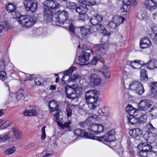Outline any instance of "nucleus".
I'll list each match as a JSON object with an SVG mask.
<instances>
[{"mask_svg":"<svg viewBox=\"0 0 157 157\" xmlns=\"http://www.w3.org/2000/svg\"><path fill=\"white\" fill-rule=\"evenodd\" d=\"M75 11L79 14H85L87 11V9L86 6H79L75 8Z\"/></svg>","mask_w":157,"mask_h":157,"instance_id":"nucleus-35","label":"nucleus"},{"mask_svg":"<svg viewBox=\"0 0 157 157\" xmlns=\"http://www.w3.org/2000/svg\"><path fill=\"white\" fill-rule=\"evenodd\" d=\"M16 20L21 26L27 29L31 28L36 22V18L27 15H21L17 18Z\"/></svg>","mask_w":157,"mask_h":157,"instance_id":"nucleus-2","label":"nucleus"},{"mask_svg":"<svg viewBox=\"0 0 157 157\" xmlns=\"http://www.w3.org/2000/svg\"><path fill=\"white\" fill-rule=\"evenodd\" d=\"M98 57H94L91 62V64L93 65H96L98 62Z\"/></svg>","mask_w":157,"mask_h":157,"instance_id":"nucleus-62","label":"nucleus"},{"mask_svg":"<svg viewBox=\"0 0 157 157\" xmlns=\"http://www.w3.org/2000/svg\"><path fill=\"white\" fill-rule=\"evenodd\" d=\"M113 21L119 26L121 24L123 23L125 20V18L122 16L118 15L114 16L113 17Z\"/></svg>","mask_w":157,"mask_h":157,"instance_id":"nucleus-34","label":"nucleus"},{"mask_svg":"<svg viewBox=\"0 0 157 157\" xmlns=\"http://www.w3.org/2000/svg\"><path fill=\"white\" fill-rule=\"evenodd\" d=\"M156 135L151 132H146L144 135V137L148 143H152L155 140Z\"/></svg>","mask_w":157,"mask_h":157,"instance_id":"nucleus-15","label":"nucleus"},{"mask_svg":"<svg viewBox=\"0 0 157 157\" xmlns=\"http://www.w3.org/2000/svg\"><path fill=\"white\" fill-rule=\"evenodd\" d=\"M151 105L149 103V100L145 99L141 100L138 104V107L141 110L146 111L151 107Z\"/></svg>","mask_w":157,"mask_h":157,"instance_id":"nucleus-13","label":"nucleus"},{"mask_svg":"<svg viewBox=\"0 0 157 157\" xmlns=\"http://www.w3.org/2000/svg\"><path fill=\"white\" fill-rule=\"evenodd\" d=\"M71 87L73 89L77 95L79 97L81 94H82L84 91L83 88L82 87L76 84H74L71 86Z\"/></svg>","mask_w":157,"mask_h":157,"instance_id":"nucleus-31","label":"nucleus"},{"mask_svg":"<svg viewBox=\"0 0 157 157\" xmlns=\"http://www.w3.org/2000/svg\"><path fill=\"white\" fill-rule=\"evenodd\" d=\"M129 135L134 137H136L142 134V131L139 128H136L130 130L129 132Z\"/></svg>","mask_w":157,"mask_h":157,"instance_id":"nucleus-29","label":"nucleus"},{"mask_svg":"<svg viewBox=\"0 0 157 157\" xmlns=\"http://www.w3.org/2000/svg\"><path fill=\"white\" fill-rule=\"evenodd\" d=\"M48 107L51 113L56 111V114L58 111H61L58 110L59 107L58 103L54 100L50 101L48 102Z\"/></svg>","mask_w":157,"mask_h":157,"instance_id":"nucleus-21","label":"nucleus"},{"mask_svg":"<svg viewBox=\"0 0 157 157\" xmlns=\"http://www.w3.org/2000/svg\"><path fill=\"white\" fill-rule=\"evenodd\" d=\"M142 62L137 60H135L133 61H128L126 62V64L129 66L134 69H139L140 68L143 64Z\"/></svg>","mask_w":157,"mask_h":157,"instance_id":"nucleus-18","label":"nucleus"},{"mask_svg":"<svg viewBox=\"0 0 157 157\" xmlns=\"http://www.w3.org/2000/svg\"><path fill=\"white\" fill-rule=\"evenodd\" d=\"M151 90L150 96L155 98H157V82L151 83Z\"/></svg>","mask_w":157,"mask_h":157,"instance_id":"nucleus-28","label":"nucleus"},{"mask_svg":"<svg viewBox=\"0 0 157 157\" xmlns=\"http://www.w3.org/2000/svg\"><path fill=\"white\" fill-rule=\"evenodd\" d=\"M96 25V31L100 33H102L107 36H110V33L105 29V27L101 24H98Z\"/></svg>","mask_w":157,"mask_h":157,"instance_id":"nucleus-24","label":"nucleus"},{"mask_svg":"<svg viewBox=\"0 0 157 157\" xmlns=\"http://www.w3.org/2000/svg\"><path fill=\"white\" fill-rule=\"evenodd\" d=\"M138 122L139 123H144L147 121V116L146 114H142L140 116L137 117Z\"/></svg>","mask_w":157,"mask_h":157,"instance_id":"nucleus-39","label":"nucleus"},{"mask_svg":"<svg viewBox=\"0 0 157 157\" xmlns=\"http://www.w3.org/2000/svg\"><path fill=\"white\" fill-rule=\"evenodd\" d=\"M6 10L9 13H11L13 17L15 18L17 16L15 12L16 6L15 5L12 3H9L6 6Z\"/></svg>","mask_w":157,"mask_h":157,"instance_id":"nucleus-22","label":"nucleus"},{"mask_svg":"<svg viewBox=\"0 0 157 157\" xmlns=\"http://www.w3.org/2000/svg\"><path fill=\"white\" fill-rule=\"evenodd\" d=\"M2 23V25L3 26V29H6V30H8L10 28V25L7 22H4Z\"/></svg>","mask_w":157,"mask_h":157,"instance_id":"nucleus-57","label":"nucleus"},{"mask_svg":"<svg viewBox=\"0 0 157 157\" xmlns=\"http://www.w3.org/2000/svg\"><path fill=\"white\" fill-rule=\"evenodd\" d=\"M139 150H142L147 152H150L151 151L152 146L146 143H143L140 144L138 146Z\"/></svg>","mask_w":157,"mask_h":157,"instance_id":"nucleus-26","label":"nucleus"},{"mask_svg":"<svg viewBox=\"0 0 157 157\" xmlns=\"http://www.w3.org/2000/svg\"><path fill=\"white\" fill-rule=\"evenodd\" d=\"M125 110L129 114L128 116L136 115L139 111L138 110L136 109L129 104L126 107Z\"/></svg>","mask_w":157,"mask_h":157,"instance_id":"nucleus-27","label":"nucleus"},{"mask_svg":"<svg viewBox=\"0 0 157 157\" xmlns=\"http://www.w3.org/2000/svg\"><path fill=\"white\" fill-rule=\"evenodd\" d=\"M11 124V123L9 121H7L2 124L1 125L0 128L1 129H4L9 126Z\"/></svg>","mask_w":157,"mask_h":157,"instance_id":"nucleus-52","label":"nucleus"},{"mask_svg":"<svg viewBox=\"0 0 157 157\" xmlns=\"http://www.w3.org/2000/svg\"><path fill=\"white\" fill-rule=\"evenodd\" d=\"M102 16L99 14H95L90 19L91 24L94 25L98 24L102 20Z\"/></svg>","mask_w":157,"mask_h":157,"instance_id":"nucleus-19","label":"nucleus"},{"mask_svg":"<svg viewBox=\"0 0 157 157\" xmlns=\"http://www.w3.org/2000/svg\"><path fill=\"white\" fill-rule=\"evenodd\" d=\"M54 116L56 119V122L62 129H64L65 128H67L69 127L70 125L71 124V122L70 121L64 124L61 123L63 118V113L61 111H58L56 114H54Z\"/></svg>","mask_w":157,"mask_h":157,"instance_id":"nucleus-7","label":"nucleus"},{"mask_svg":"<svg viewBox=\"0 0 157 157\" xmlns=\"http://www.w3.org/2000/svg\"><path fill=\"white\" fill-rule=\"evenodd\" d=\"M65 92L67 98L71 99H74L79 98L76 93L75 91L72 88L71 86L67 85L65 87Z\"/></svg>","mask_w":157,"mask_h":157,"instance_id":"nucleus-11","label":"nucleus"},{"mask_svg":"<svg viewBox=\"0 0 157 157\" xmlns=\"http://www.w3.org/2000/svg\"><path fill=\"white\" fill-rule=\"evenodd\" d=\"M77 68L76 67H70L68 69L66 70L64 72V75L63 77L62 80V81H67V80L65 79V78H69L68 79L69 81H73L76 79L78 78L79 76L78 74H74L73 76H71V77L69 75V74L72 73L73 71L76 70Z\"/></svg>","mask_w":157,"mask_h":157,"instance_id":"nucleus-6","label":"nucleus"},{"mask_svg":"<svg viewBox=\"0 0 157 157\" xmlns=\"http://www.w3.org/2000/svg\"><path fill=\"white\" fill-rule=\"evenodd\" d=\"M128 2L130 6L136 5L137 4V0H128Z\"/></svg>","mask_w":157,"mask_h":157,"instance_id":"nucleus-63","label":"nucleus"},{"mask_svg":"<svg viewBox=\"0 0 157 157\" xmlns=\"http://www.w3.org/2000/svg\"><path fill=\"white\" fill-rule=\"evenodd\" d=\"M129 89L139 95H142L145 91L143 86L140 82L136 81L131 82L129 85Z\"/></svg>","mask_w":157,"mask_h":157,"instance_id":"nucleus-4","label":"nucleus"},{"mask_svg":"<svg viewBox=\"0 0 157 157\" xmlns=\"http://www.w3.org/2000/svg\"><path fill=\"white\" fill-rule=\"evenodd\" d=\"M74 133L77 136L82 137H86V133L85 131H82L80 129H76L75 130Z\"/></svg>","mask_w":157,"mask_h":157,"instance_id":"nucleus-37","label":"nucleus"},{"mask_svg":"<svg viewBox=\"0 0 157 157\" xmlns=\"http://www.w3.org/2000/svg\"><path fill=\"white\" fill-rule=\"evenodd\" d=\"M56 21L61 24H63L69 17L68 12L65 10H60L55 13Z\"/></svg>","mask_w":157,"mask_h":157,"instance_id":"nucleus-5","label":"nucleus"},{"mask_svg":"<svg viewBox=\"0 0 157 157\" xmlns=\"http://www.w3.org/2000/svg\"><path fill=\"white\" fill-rule=\"evenodd\" d=\"M80 29L82 36L85 38L88 37V36L90 35L89 27L88 26L85 27L82 26L80 27Z\"/></svg>","mask_w":157,"mask_h":157,"instance_id":"nucleus-30","label":"nucleus"},{"mask_svg":"<svg viewBox=\"0 0 157 157\" xmlns=\"http://www.w3.org/2000/svg\"><path fill=\"white\" fill-rule=\"evenodd\" d=\"M24 5L26 11H30L32 12H34L36 10L37 5L32 0H25Z\"/></svg>","mask_w":157,"mask_h":157,"instance_id":"nucleus-9","label":"nucleus"},{"mask_svg":"<svg viewBox=\"0 0 157 157\" xmlns=\"http://www.w3.org/2000/svg\"><path fill=\"white\" fill-rule=\"evenodd\" d=\"M146 66L147 67L150 69L157 68V60L155 59L151 60L146 63Z\"/></svg>","mask_w":157,"mask_h":157,"instance_id":"nucleus-32","label":"nucleus"},{"mask_svg":"<svg viewBox=\"0 0 157 157\" xmlns=\"http://www.w3.org/2000/svg\"><path fill=\"white\" fill-rule=\"evenodd\" d=\"M81 2L86 6H91L95 5L96 3V2L94 0H91L90 1L88 0H83Z\"/></svg>","mask_w":157,"mask_h":157,"instance_id":"nucleus-47","label":"nucleus"},{"mask_svg":"<svg viewBox=\"0 0 157 157\" xmlns=\"http://www.w3.org/2000/svg\"><path fill=\"white\" fill-rule=\"evenodd\" d=\"M11 130L13 132L14 136L16 139H19L21 138V133L19 130L14 128H12Z\"/></svg>","mask_w":157,"mask_h":157,"instance_id":"nucleus-42","label":"nucleus"},{"mask_svg":"<svg viewBox=\"0 0 157 157\" xmlns=\"http://www.w3.org/2000/svg\"><path fill=\"white\" fill-rule=\"evenodd\" d=\"M90 54L86 52H83L81 56L78 57V61L81 63H85L88 61Z\"/></svg>","mask_w":157,"mask_h":157,"instance_id":"nucleus-23","label":"nucleus"},{"mask_svg":"<svg viewBox=\"0 0 157 157\" xmlns=\"http://www.w3.org/2000/svg\"><path fill=\"white\" fill-rule=\"evenodd\" d=\"M15 148L13 147L11 148L6 150L5 151V153L6 155H9L13 153L15 151Z\"/></svg>","mask_w":157,"mask_h":157,"instance_id":"nucleus-53","label":"nucleus"},{"mask_svg":"<svg viewBox=\"0 0 157 157\" xmlns=\"http://www.w3.org/2000/svg\"><path fill=\"white\" fill-rule=\"evenodd\" d=\"M66 110L67 116L69 117L72 114V107L71 106H70L69 105L67 106L66 108Z\"/></svg>","mask_w":157,"mask_h":157,"instance_id":"nucleus-51","label":"nucleus"},{"mask_svg":"<svg viewBox=\"0 0 157 157\" xmlns=\"http://www.w3.org/2000/svg\"><path fill=\"white\" fill-rule=\"evenodd\" d=\"M90 123V121L88 119H87L84 121H80L79 122L78 124L82 127L85 128L88 127Z\"/></svg>","mask_w":157,"mask_h":157,"instance_id":"nucleus-48","label":"nucleus"},{"mask_svg":"<svg viewBox=\"0 0 157 157\" xmlns=\"http://www.w3.org/2000/svg\"><path fill=\"white\" fill-rule=\"evenodd\" d=\"M104 77L106 78H109L110 76V74L109 68L106 66H104L101 71Z\"/></svg>","mask_w":157,"mask_h":157,"instance_id":"nucleus-36","label":"nucleus"},{"mask_svg":"<svg viewBox=\"0 0 157 157\" xmlns=\"http://www.w3.org/2000/svg\"><path fill=\"white\" fill-rule=\"evenodd\" d=\"M129 4L128 0H124L122 6L121 8V11L124 12L128 11L130 7Z\"/></svg>","mask_w":157,"mask_h":157,"instance_id":"nucleus-33","label":"nucleus"},{"mask_svg":"<svg viewBox=\"0 0 157 157\" xmlns=\"http://www.w3.org/2000/svg\"><path fill=\"white\" fill-rule=\"evenodd\" d=\"M151 45V42L149 38L144 37L141 39L140 45L142 48H144L149 47Z\"/></svg>","mask_w":157,"mask_h":157,"instance_id":"nucleus-17","label":"nucleus"},{"mask_svg":"<svg viewBox=\"0 0 157 157\" xmlns=\"http://www.w3.org/2000/svg\"><path fill=\"white\" fill-rule=\"evenodd\" d=\"M137 16L140 20H142L144 19L145 18V15L143 13H139Z\"/></svg>","mask_w":157,"mask_h":157,"instance_id":"nucleus-60","label":"nucleus"},{"mask_svg":"<svg viewBox=\"0 0 157 157\" xmlns=\"http://www.w3.org/2000/svg\"><path fill=\"white\" fill-rule=\"evenodd\" d=\"M115 134L114 130L112 129L103 136L97 137L95 136H89V138L92 139L96 140L106 145H109L111 142L114 140Z\"/></svg>","mask_w":157,"mask_h":157,"instance_id":"nucleus-3","label":"nucleus"},{"mask_svg":"<svg viewBox=\"0 0 157 157\" xmlns=\"http://www.w3.org/2000/svg\"><path fill=\"white\" fill-rule=\"evenodd\" d=\"M144 3L146 8L150 11L154 10L157 6L156 2L154 0H144Z\"/></svg>","mask_w":157,"mask_h":157,"instance_id":"nucleus-14","label":"nucleus"},{"mask_svg":"<svg viewBox=\"0 0 157 157\" xmlns=\"http://www.w3.org/2000/svg\"><path fill=\"white\" fill-rule=\"evenodd\" d=\"M86 15L85 14H80L78 17V20L80 22L85 21L86 19Z\"/></svg>","mask_w":157,"mask_h":157,"instance_id":"nucleus-49","label":"nucleus"},{"mask_svg":"<svg viewBox=\"0 0 157 157\" xmlns=\"http://www.w3.org/2000/svg\"><path fill=\"white\" fill-rule=\"evenodd\" d=\"M140 80H147L148 79V77L146 73L145 70L142 69L140 70Z\"/></svg>","mask_w":157,"mask_h":157,"instance_id":"nucleus-44","label":"nucleus"},{"mask_svg":"<svg viewBox=\"0 0 157 157\" xmlns=\"http://www.w3.org/2000/svg\"><path fill=\"white\" fill-rule=\"evenodd\" d=\"M90 83L93 86H98L101 82V78L94 73H92L89 78Z\"/></svg>","mask_w":157,"mask_h":157,"instance_id":"nucleus-16","label":"nucleus"},{"mask_svg":"<svg viewBox=\"0 0 157 157\" xmlns=\"http://www.w3.org/2000/svg\"><path fill=\"white\" fill-rule=\"evenodd\" d=\"M149 33L151 38L154 40V42L157 41V27L152 26L149 29Z\"/></svg>","mask_w":157,"mask_h":157,"instance_id":"nucleus-20","label":"nucleus"},{"mask_svg":"<svg viewBox=\"0 0 157 157\" xmlns=\"http://www.w3.org/2000/svg\"><path fill=\"white\" fill-rule=\"evenodd\" d=\"M23 114L25 116L35 115L37 114V113L35 110L33 109L31 110H25L23 112Z\"/></svg>","mask_w":157,"mask_h":157,"instance_id":"nucleus-46","label":"nucleus"},{"mask_svg":"<svg viewBox=\"0 0 157 157\" xmlns=\"http://www.w3.org/2000/svg\"><path fill=\"white\" fill-rule=\"evenodd\" d=\"M98 114H93L92 118L97 119L98 117V116H106L107 113L104 112L101 109H99L97 111Z\"/></svg>","mask_w":157,"mask_h":157,"instance_id":"nucleus-41","label":"nucleus"},{"mask_svg":"<svg viewBox=\"0 0 157 157\" xmlns=\"http://www.w3.org/2000/svg\"><path fill=\"white\" fill-rule=\"evenodd\" d=\"M149 112L152 119L157 118V107H152Z\"/></svg>","mask_w":157,"mask_h":157,"instance_id":"nucleus-43","label":"nucleus"},{"mask_svg":"<svg viewBox=\"0 0 157 157\" xmlns=\"http://www.w3.org/2000/svg\"><path fill=\"white\" fill-rule=\"evenodd\" d=\"M98 99L96 98L95 100L91 99L89 101H86L88 108L91 110L95 109L98 105Z\"/></svg>","mask_w":157,"mask_h":157,"instance_id":"nucleus-25","label":"nucleus"},{"mask_svg":"<svg viewBox=\"0 0 157 157\" xmlns=\"http://www.w3.org/2000/svg\"><path fill=\"white\" fill-rule=\"evenodd\" d=\"M5 63L3 60L0 61V71H3L5 69Z\"/></svg>","mask_w":157,"mask_h":157,"instance_id":"nucleus-61","label":"nucleus"},{"mask_svg":"<svg viewBox=\"0 0 157 157\" xmlns=\"http://www.w3.org/2000/svg\"><path fill=\"white\" fill-rule=\"evenodd\" d=\"M24 94V90L22 89H19L17 92L16 98L18 100L21 99L23 98Z\"/></svg>","mask_w":157,"mask_h":157,"instance_id":"nucleus-45","label":"nucleus"},{"mask_svg":"<svg viewBox=\"0 0 157 157\" xmlns=\"http://www.w3.org/2000/svg\"><path fill=\"white\" fill-rule=\"evenodd\" d=\"M109 25L110 27L113 29L115 28L117 26H118L117 24L113 21V19L109 23Z\"/></svg>","mask_w":157,"mask_h":157,"instance_id":"nucleus-58","label":"nucleus"},{"mask_svg":"<svg viewBox=\"0 0 157 157\" xmlns=\"http://www.w3.org/2000/svg\"><path fill=\"white\" fill-rule=\"evenodd\" d=\"M69 29L71 33L75 34L78 31V28L75 27L74 25L71 24L69 27Z\"/></svg>","mask_w":157,"mask_h":157,"instance_id":"nucleus-50","label":"nucleus"},{"mask_svg":"<svg viewBox=\"0 0 157 157\" xmlns=\"http://www.w3.org/2000/svg\"><path fill=\"white\" fill-rule=\"evenodd\" d=\"M6 78V73L3 71H0V79L2 81L4 80Z\"/></svg>","mask_w":157,"mask_h":157,"instance_id":"nucleus-56","label":"nucleus"},{"mask_svg":"<svg viewBox=\"0 0 157 157\" xmlns=\"http://www.w3.org/2000/svg\"><path fill=\"white\" fill-rule=\"evenodd\" d=\"M97 91L95 90H90L86 92L85 95V99L86 101H89L91 99H98L97 95Z\"/></svg>","mask_w":157,"mask_h":157,"instance_id":"nucleus-12","label":"nucleus"},{"mask_svg":"<svg viewBox=\"0 0 157 157\" xmlns=\"http://www.w3.org/2000/svg\"><path fill=\"white\" fill-rule=\"evenodd\" d=\"M45 126H44L41 128L42 132H41V139L43 140H44L45 138L46 137V134L45 131Z\"/></svg>","mask_w":157,"mask_h":157,"instance_id":"nucleus-59","label":"nucleus"},{"mask_svg":"<svg viewBox=\"0 0 157 157\" xmlns=\"http://www.w3.org/2000/svg\"><path fill=\"white\" fill-rule=\"evenodd\" d=\"M88 129L92 134H96L102 132L104 128L101 124L90 123L88 127Z\"/></svg>","mask_w":157,"mask_h":157,"instance_id":"nucleus-8","label":"nucleus"},{"mask_svg":"<svg viewBox=\"0 0 157 157\" xmlns=\"http://www.w3.org/2000/svg\"><path fill=\"white\" fill-rule=\"evenodd\" d=\"M36 144L35 143H33L28 144L26 146V149L31 148L35 146Z\"/></svg>","mask_w":157,"mask_h":157,"instance_id":"nucleus-64","label":"nucleus"},{"mask_svg":"<svg viewBox=\"0 0 157 157\" xmlns=\"http://www.w3.org/2000/svg\"><path fill=\"white\" fill-rule=\"evenodd\" d=\"M34 83L35 84L40 86L42 84L44 85L46 82L42 77H38L35 78Z\"/></svg>","mask_w":157,"mask_h":157,"instance_id":"nucleus-40","label":"nucleus"},{"mask_svg":"<svg viewBox=\"0 0 157 157\" xmlns=\"http://www.w3.org/2000/svg\"><path fill=\"white\" fill-rule=\"evenodd\" d=\"M140 151L138 153V155H140L142 157H148L147 155L148 154L147 153L148 152L143 151L142 150H140Z\"/></svg>","mask_w":157,"mask_h":157,"instance_id":"nucleus-55","label":"nucleus"},{"mask_svg":"<svg viewBox=\"0 0 157 157\" xmlns=\"http://www.w3.org/2000/svg\"><path fill=\"white\" fill-rule=\"evenodd\" d=\"M88 27H89L90 34H94V35H95L96 34L95 33L97 31L96 27L89 26H88Z\"/></svg>","mask_w":157,"mask_h":157,"instance_id":"nucleus-54","label":"nucleus"},{"mask_svg":"<svg viewBox=\"0 0 157 157\" xmlns=\"http://www.w3.org/2000/svg\"><path fill=\"white\" fill-rule=\"evenodd\" d=\"M134 115L127 116L128 120V123L131 124L133 125L138 122V120L137 117H136L133 116Z\"/></svg>","mask_w":157,"mask_h":157,"instance_id":"nucleus-38","label":"nucleus"},{"mask_svg":"<svg viewBox=\"0 0 157 157\" xmlns=\"http://www.w3.org/2000/svg\"><path fill=\"white\" fill-rule=\"evenodd\" d=\"M108 48V44H99L96 47L95 53L97 55H103L107 52Z\"/></svg>","mask_w":157,"mask_h":157,"instance_id":"nucleus-10","label":"nucleus"},{"mask_svg":"<svg viewBox=\"0 0 157 157\" xmlns=\"http://www.w3.org/2000/svg\"><path fill=\"white\" fill-rule=\"evenodd\" d=\"M43 4L45 6L47 4V7L45 6L43 10L44 18L46 22H51L53 25H56L54 22L55 21L52 19L53 13L50 9H57L59 7V4L53 0H47L43 2Z\"/></svg>","mask_w":157,"mask_h":157,"instance_id":"nucleus-1","label":"nucleus"}]
</instances>
